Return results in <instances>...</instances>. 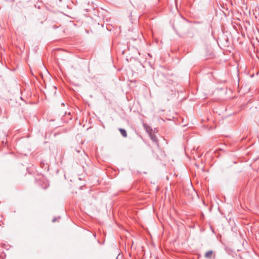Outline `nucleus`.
I'll use <instances>...</instances> for the list:
<instances>
[{
	"instance_id": "f257e3e1",
	"label": "nucleus",
	"mask_w": 259,
	"mask_h": 259,
	"mask_svg": "<svg viewBox=\"0 0 259 259\" xmlns=\"http://www.w3.org/2000/svg\"><path fill=\"white\" fill-rule=\"evenodd\" d=\"M177 33H184L187 30V23L184 20L176 21L172 26Z\"/></svg>"
},
{
	"instance_id": "f03ea898",
	"label": "nucleus",
	"mask_w": 259,
	"mask_h": 259,
	"mask_svg": "<svg viewBox=\"0 0 259 259\" xmlns=\"http://www.w3.org/2000/svg\"><path fill=\"white\" fill-rule=\"evenodd\" d=\"M149 135L150 136L151 139L154 142H155L157 145L158 146V142L157 140V138L154 134H152L151 133H149Z\"/></svg>"
},
{
	"instance_id": "7ed1b4c3",
	"label": "nucleus",
	"mask_w": 259,
	"mask_h": 259,
	"mask_svg": "<svg viewBox=\"0 0 259 259\" xmlns=\"http://www.w3.org/2000/svg\"><path fill=\"white\" fill-rule=\"evenodd\" d=\"M212 253H213V251L212 250H209L205 253L204 256L206 258H211V257L212 255Z\"/></svg>"
},
{
	"instance_id": "20e7f679",
	"label": "nucleus",
	"mask_w": 259,
	"mask_h": 259,
	"mask_svg": "<svg viewBox=\"0 0 259 259\" xmlns=\"http://www.w3.org/2000/svg\"><path fill=\"white\" fill-rule=\"evenodd\" d=\"M119 131L121 134V135L123 137H127V133H126V131L123 129V128H119Z\"/></svg>"
},
{
	"instance_id": "39448f33",
	"label": "nucleus",
	"mask_w": 259,
	"mask_h": 259,
	"mask_svg": "<svg viewBox=\"0 0 259 259\" xmlns=\"http://www.w3.org/2000/svg\"><path fill=\"white\" fill-rule=\"evenodd\" d=\"M56 221V218H54L52 220L53 222H55Z\"/></svg>"
},
{
	"instance_id": "423d86ee",
	"label": "nucleus",
	"mask_w": 259,
	"mask_h": 259,
	"mask_svg": "<svg viewBox=\"0 0 259 259\" xmlns=\"http://www.w3.org/2000/svg\"><path fill=\"white\" fill-rule=\"evenodd\" d=\"M146 130H147V132H148V128H146Z\"/></svg>"
}]
</instances>
